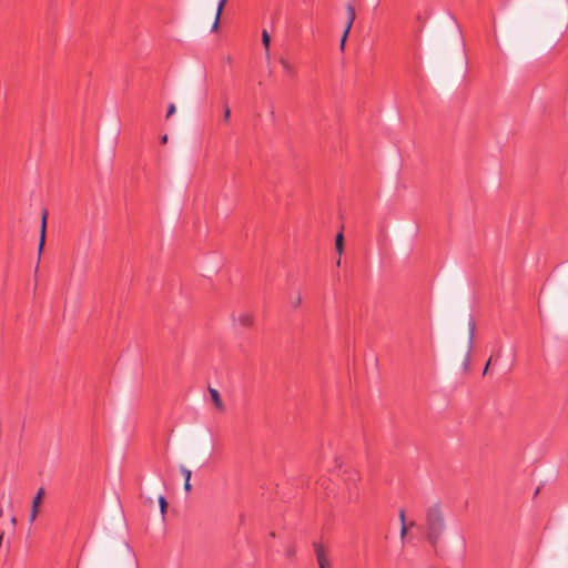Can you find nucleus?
I'll return each mask as SVG.
<instances>
[{
    "label": "nucleus",
    "mask_w": 568,
    "mask_h": 568,
    "mask_svg": "<svg viewBox=\"0 0 568 568\" xmlns=\"http://www.w3.org/2000/svg\"><path fill=\"white\" fill-rule=\"evenodd\" d=\"M230 116H231V110H230L229 105L225 104L224 112H223V121L229 122Z\"/></svg>",
    "instance_id": "nucleus-19"
},
{
    "label": "nucleus",
    "mask_w": 568,
    "mask_h": 568,
    "mask_svg": "<svg viewBox=\"0 0 568 568\" xmlns=\"http://www.w3.org/2000/svg\"><path fill=\"white\" fill-rule=\"evenodd\" d=\"M180 471L183 475L184 480H191L192 473L190 469H187L185 466H181Z\"/></svg>",
    "instance_id": "nucleus-16"
},
{
    "label": "nucleus",
    "mask_w": 568,
    "mask_h": 568,
    "mask_svg": "<svg viewBox=\"0 0 568 568\" xmlns=\"http://www.w3.org/2000/svg\"><path fill=\"white\" fill-rule=\"evenodd\" d=\"M355 18H356L355 8L353 4L348 3L346 6V26H345L346 33H349L352 26L355 21Z\"/></svg>",
    "instance_id": "nucleus-6"
},
{
    "label": "nucleus",
    "mask_w": 568,
    "mask_h": 568,
    "mask_svg": "<svg viewBox=\"0 0 568 568\" xmlns=\"http://www.w3.org/2000/svg\"><path fill=\"white\" fill-rule=\"evenodd\" d=\"M45 229H47V211L42 212V221H41V231H40V241L38 246V260L41 257V253L43 251L45 244Z\"/></svg>",
    "instance_id": "nucleus-4"
},
{
    "label": "nucleus",
    "mask_w": 568,
    "mask_h": 568,
    "mask_svg": "<svg viewBox=\"0 0 568 568\" xmlns=\"http://www.w3.org/2000/svg\"><path fill=\"white\" fill-rule=\"evenodd\" d=\"M286 555H287V557H293V556L295 555V549H294V547H291V546H290V547H287V549H286Z\"/></svg>",
    "instance_id": "nucleus-23"
},
{
    "label": "nucleus",
    "mask_w": 568,
    "mask_h": 568,
    "mask_svg": "<svg viewBox=\"0 0 568 568\" xmlns=\"http://www.w3.org/2000/svg\"><path fill=\"white\" fill-rule=\"evenodd\" d=\"M235 321L240 326L248 328L254 323V316L248 312H241L235 318Z\"/></svg>",
    "instance_id": "nucleus-5"
},
{
    "label": "nucleus",
    "mask_w": 568,
    "mask_h": 568,
    "mask_svg": "<svg viewBox=\"0 0 568 568\" xmlns=\"http://www.w3.org/2000/svg\"><path fill=\"white\" fill-rule=\"evenodd\" d=\"M490 363H491V358H489V359H488V362H487V364H486V366H485V369H484V374H486V373H487V371H488V367H489Z\"/></svg>",
    "instance_id": "nucleus-25"
},
{
    "label": "nucleus",
    "mask_w": 568,
    "mask_h": 568,
    "mask_svg": "<svg viewBox=\"0 0 568 568\" xmlns=\"http://www.w3.org/2000/svg\"><path fill=\"white\" fill-rule=\"evenodd\" d=\"M209 393H210L211 399L214 403V406L216 407V409L220 412H224L225 406H224V403H223L217 389L210 387Z\"/></svg>",
    "instance_id": "nucleus-7"
},
{
    "label": "nucleus",
    "mask_w": 568,
    "mask_h": 568,
    "mask_svg": "<svg viewBox=\"0 0 568 568\" xmlns=\"http://www.w3.org/2000/svg\"><path fill=\"white\" fill-rule=\"evenodd\" d=\"M445 530V519L439 504H434L426 509L425 532L428 542L436 547Z\"/></svg>",
    "instance_id": "nucleus-1"
},
{
    "label": "nucleus",
    "mask_w": 568,
    "mask_h": 568,
    "mask_svg": "<svg viewBox=\"0 0 568 568\" xmlns=\"http://www.w3.org/2000/svg\"><path fill=\"white\" fill-rule=\"evenodd\" d=\"M226 1L227 0H220V2L217 4L216 17H215L214 23L212 26V31L217 30L220 17L222 14V11H223V9L225 7Z\"/></svg>",
    "instance_id": "nucleus-9"
},
{
    "label": "nucleus",
    "mask_w": 568,
    "mask_h": 568,
    "mask_svg": "<svg viewBox=\"0 0 568 568\" xmlns=\"http://www.w3.org/2000/svg\"><path fill=\"white\" fill-rule=\"evenodd\" d=\"M43 495H44V489L41 487V488H39V490L37 491L36 496L32 500V506H31V510H30V515H29V520L31 523L34 521L38 516L39 506L42 501Z\"/></svg>",
    "instance_id": "nucleus-3"
},
{
    "label": "nucleus",
    "mask_w": 568,
    "mask_h": 568,
    "mask_svg": "<svg viewBox=\"0 0 568 568\" xmlns=\"http://www.w3.org/2000/svg\"><path fill=\"white\" fill-rule=\"evenodd\" d=\"M176 111L175 104L171 103L168 108L166 118H171Z\"/></svg>",
    "instance_id": "nucleus-20"
},
{
    "label": "nucleus",
    "mask_w": 568,
    "mask_h": 568,
    "mask_svg": "<svg viewBox=\"0 0 568 568\" xmlns=\"http://www.w3.org/2000/svg\"><path fill=\"white\" fill-rule=\"evenodd\" d=\"M159 505H160V510H161L162 517H164V515L166 513V508H168V503H166V499L164 496L159 497Z\"/></svg>",
    "instance_id": "nucleus-15"
},
{
    "label": "nucleus",
    "mask_w": 568,
    "mask_h": 568,
    "mask_svg": "<svg viewBox=\"0 0 568 568\" xmlns=\"http://www.w3.org/2000/svg\"><path fill=\"white\" fill-rule=\"evenodd\" d=\"M415 525L416 524L414 521H410L409 525H402L400 526V539H402V541H404L406 536H407L408 527H414Z\"/></svg>",
    "instance_id": "nucleus-14"
},
{
    "label": "nucleus",
    "mask_w": 568,
    "mask_h": 568,
    "mask_svg": "<svg viewBox=\"0 0 568 568\" xmlns=\"http://www.w3.org/2000/svg\"><path fill=\"white\" fill-rule=\"evenodd\" d=\"M335 248L338 254H342L344 251V236L342 233H338L335 239Z\"/></svg>",
    "instance_id": "nucleus-12"
},
{
    "label": "nucleus",
    "mask_w": 568,
    "mask_h": 568,
    "mask_svg": "<svg viewBox=\"0 0 568 568\" xmlns=\"http://www.w3.org/2000/svg\"><path fill=\"white\" fill-rule=\"evenodd\" d=\"M184 490L187 491V493L191 490V483H190V480H184Z\"/></svg>",
    "instance_id": "nucleus-24"
},
{
    "label": "nucleus",
    "mask_w": 568,
    "mask_h": 568,
    "mask_svg": "<svg viewBox=\"0 0 568 568\" xmlns=\"http://www.w3.org/2000/svg\"><path fill=\"white\" fill-rule=\"evenodd\" d=\"M398 518H399V521H400V526L402 525H407L406 524V516H405V510L404 509L399 510Z\"/></svg>",
    "instance_id": "nucleus-21"
},
{
    "label": "nucleus",
    "mask_w": 568,
    "mask_h": 568,
    "mask_svg": "<svg viewBox=\"0 0 568 568\" xmlns=\"http://www.w3.org/2000/svg\"><path fill=\"white\" fill-rule=\"evenodd\" d=\"M320 568H331V564L327 560L326 556L322 557L321 559H317Z\"/></svg>",
    "instance_id": "nucleus-17"
},
{
    "label": "nucleus",
    "mask_w": 568,
    "mask_h": 568,
    "mask_svg": "<svg viewBox=\"0 0 568 568\" xmlns=\"http://www.w3.org/2000/svg\"><path fill=\"white\" fill-rule=\"evenodd\" d=\"M166 141H168V135H163V136L161 138V142H162V143H166Z\"/></svg>",
    "instance_id": "nucleus-26"
},
{
    "label": "nucleus",
    "mask_w": 568,
    "mask_h": 568,
    "mask_svg": "<svg viewBox=\"0 0 568 568\" xmlns=\"http://www.w3.org/2000/svg\"><path fill=\"white\" fill-rule=\"evenodd\" d=\"M344 481L347 485L348 488V499L349 501H358L359 499V491L357 489V481L359 480V474L352 469V470H344Z\"/></svg>",
    "instance_id": "nucleus-2"
},
{
    "label": "nucleus",
    "mask_w": 568,
    "mask_h": 568,
    "mask_svg": "<svg viewBox=\"0 0 568 568\" xmlns=\"http://www.w3.org/2000/svg\"><path fill=\"white\" fill-rule=\"evenodd\" d=\"M262 43H263L264 49H265V55L268 59L270 58L271 37H270L268 32L265 29L262 31Z\"/></svg>",
    "instance_id": "nucleus-10"
},
{
    "label": "nucleus",
    "mask_w": 568,
    "mask_h": 568,
    "mask_svg": "<svg viewBox=\"0 0 568 568\" xmlns=\"http://www.w3.org/2000/svg\"><path fill=\"white\" fill-rule=\"evenodd\" d=\"M280 64L282 65L284 72L288 75V77H294L295 73H296V69L295 67L285 58H281L280 59Z\"/></svg>",
    "instance_id": "nucleus-8"
},
{
    "label": "nucleus",
    "mask_w": 568,
    "mask_h": 568,
    "mask_svg": "<svg viewBox=\"0 0 568 568\" xmlns=\"http://www.w3.org/2000/svg\"><path fill=\"white\" fill-rule=\"evenodd\" d=\"M347 36H348V33H346V30H344L343 36H342V40H341V49L342 50H344V45H345Z\"/></svg>",
    "instance_id": "nucleus-22"
},
{
    "label": "nucleus",
    "mask_w": 568,
    "mask_h": 568,
    "mask_svg": "<svg viewBox=\"0 0 568 568\" xmlns=\"http://www.w3.org/2000/svg\"><path fill=\"white\" fill-rule=\"evenodd\" d=\"M314 550H315L316 559H321L322 557L326 556L325 549H324L323 545L320 542L314 544Z\"/></svg>",
    "instance_id": "nucleus-13"
},
{
    "label": "nucleus",
    "mask_w": 568,
    "mask_h": 568,
    "mask_svg": "<svg viewBox=\"0 0 568 568\" xmlns=\"http://www.w3.org/2000/svg\"><path fill=\"white\" fill-rule=\"evenodd\" d=\"M290 305L293 308H297L302 304V295L300 292H296L295 294H292L288 298Z\"/></svg>",
    "instance_id": "nucleus-11"
},
{
    "label": "nucleus",
    "mask_w": 568,
    "mask_h": 568,
    "mask_svg": "<svg viewBox=\"0 0 568 568\" xmlns=\"http://www.w3.org/2000/svg\"><path fill=\"white\" fill-rule=\"evenodd\" d=\"M474 333H475V324L469 323V348L473 345Z\"/></svg>",
    "instance_id": "nucleus-18"
},
{
    "label": "nucleus",
    "mask_w": 568,
    "mask_h": 568,
    "mask_svg": "<svg viewBox=\"0 0 568 568\" xmlns=\"http://www.w3.org/2000/svg\"><path fill=\"white\" fill-rule=\"evenodd\" d=\"M3 532H0V547L2 546Z\"/></svg>",
    "instance_id": "nucleus-27"
}]
</instances>
